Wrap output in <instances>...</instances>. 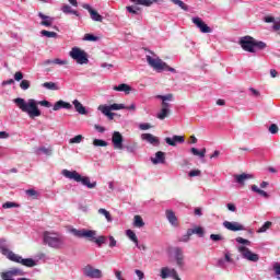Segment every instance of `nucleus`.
<instances>
[{
    "label": "nucleus",
    "instance_id": "13",
    "mask_svg": "<svg viewBox=\"0 0 280 280\" xmlns=\"http://www.w3.org/2000/svg\"><path fill=\"white\" fill-rule=\"evenodd\" d=\"M85 277H90V279H102V270L95 269L88 265L83 270Z\"/></svg>",
    "mask_w": 280,
    "mask_h": 280
},
{
    "label": "nucleus",
    "instance_id": "2",
    "mask_svg": "<svg viewBox=\"0 0 280 280\" xmlns=\"http://www.w3.org/2000/svg\"><path fill=\"white\" fill-rule=\"evenodd\" d=\"M71 233L74 235V237H84L85 240H89L90 242H94V244L98 245V248L102 247V244H106V236H98L96 238L97 232L95 230H78L72 229Z\"/></svg>",
    "mask_w": 280,
    "mask_h": 280
},
{
    "label": "nucleus",
    "instance_id": "56",
    "mask_svg": "<svg viewBox=\"0 0 280 280\" xmlns=\"http://www.w3.org/2000/svg\"><path fill=\"white\" fill-rule=\"evenodd\" d=\"M94 128H95V130H97V132H106V128H104V127H102V126H100V125H95L94 126Z\"/></svg>",
    "mask_w": 280,
    "mask_h": 280
},
{
    "label": "nucleus",
    "instance_id": "44",
    "mask_svg": "<svg viewBox=\"0 0 280 280\" xmlns=\"http://www.w3.org/2000/svg\"><path fill=\"white\" fill-rule=\"evenodd\" d=\"M30 86H31V83L28 80H22L20 83V89H22V91H27Z\"/></svg>",
    "mask_w": 280,
    "mask_h": 280
},
{
    "label": "nucleus",
    "instance_id": "40",
    "mask_svg": "<svg viewBox=\"0 0 280 280\" xmlns=\"http://www.w3.org/2000/svg\"><path fill=\"white\" fill-rule=\"evenodd\" d=\"M20 205L16 202H12V201H7L2 205V209H14V208H19Z\"/></svg>",
    "mask_w": 280,
    "mask_h": 280
},
{
    "label": "nucleus",
    "instance_id": "54",
    "mask_svg": "<svg viewBox=\"0 0 280 280\" xmlns=\"http://www.w3.org/2000/svg\"><path fill=\"white\" fill-rule=\"evenodd\" d=\"M117 246V241L114 236H109V248H115Z\"/></svg>",
    "mask_w": 280,
    "mask_h": 280
},
{
    "label": "nucleus",
    "instance_id": "36",
    "mask_svg": "<svg viewBox=\"0 0 280 280\" xmlns=\"http://www.w3.org/2000/svg\"><path fill=\"white\" fill-rule=\"evenodd\" d=\"M171 2L174 3L175 5H178L185 12L189 10V7L185 4V2H183L182 0H171Z\"/></svg>",
    "mask_w": 280,
    "mask_h": 280
},
{
    "label": "nucleus",
    "instance_id": "57",
    "mask_svg": "<svg viewBox=\"0 0 280 280\" xmlns=\"http://www.w3.org/2000/svg\"><path fill=\"white\" fill-rule=\"evenodd\" d=\"M150 128H152V126H150V124H141L140 125V130H150Z\"/></svg>",
    "mask_w": 280,
    "mask_h": 280
},
{
    "label": "nucleus",
    "instance_id": "18",
    "mask_svg": "<svg viewBox=\"0 0 280 280\" xmlns=\"http://www.w3.org/2000/svg\"><path fill=\"white\" fill-rule=\"evenodd\" d=\"M165 143L174 148L176 147V143H185V137L183 136H173V138L167 137L165 138Z\"/></svg>",
    "mask_w": 280,
    "mask_h": 280
},
{
    "label": "nucleus",
    "instance_id": "60",
    "mask_svg": "<svg viewBox=\"0 0 280 280\" xmlns=\"http://www.w3.org/2000/svg\"><path fill=\"white\" fill-rule=\"evenodd\" d=\"M115 276H116V279H118V280H126V279H124V277L121 276V271H119V270L115 271Z\"/></svg>",
    "mask_w": 280,
    "mask_h": 280
},
{
    "label": "nucleus",
    "instance_id": "53",
    "mask_svg": "<svg viewBox=\"0 0 280 280\" xmlns=\"http://www.w3.org/2000/svg\"><path fill=\"white\" fill-rule=\"evenodd\" d=\"M39 152H43L44 154H46L47 156H51V150L47 149L45 147L39 148Z\"/></svg>",
    "mask_w": 280,
    "mask_h": 280
},
{
    "label": "nucleus",
    "instance_id": "6",
    "mask_svg": "<svg viewBox=\"0 0 280 280\" xmlns=\"http://www.w3.org/2000/svg\"><path fill=\"white\" fill-rule=\"evenodd\" d=\"M44 243L50 248L60 249L65 246V236L55 232H44Z\"/></svg>",
    "mask_w": 280,
    "mask_h": 280
},
{
    "label": "nucleus",
    "instance_id": "42",
    "mask_svg": "<svg viewBox=\"0 0 280 280\" xmlns=\"http://www.w3.org/2000/svg\"><path fill=\"white\" fill-rule=\"evenodd\" d=\"M270 226H272V222H265L264 225L258 230V233H266V231L270 229Z\"/></svg>",
    "mask_w": 280,
    "mask_h": 280
},
{
    "label": "nucleus",
    "instance_id": "34",
    "mask_svg": "<svg viewBox=\"0 0 280 280\" xmlns=\"http://www.w3.org/2000/svg\"><path fill=\"white\" fill-rule=\"evenodd\" d=\"M61 11L63 12V14H74V16H79L78 11L72 10L71 5L69 4H65L63 7H61Z\"/></svg>",
    "mask_w": 280,
    "mask_h": 280
},
{
    "label": "nucleus",
    "instance_id": "17",
    "mask_svg": "<svg viewBox=\"0 0 280 280\" xmlns=\"http://www.w3.org/2000/svg\"><path fill=\"white\" fill-rule=\"evenodd\" d=\"M83 8H84L86 11H89L92 21H96V22H98V23H102L103 18H102V15H101L96 10H93V9L91 8V5H89V4L83 5Z\"/></svg>",
    "mask_w": 280,
    "mask_h": 280
},
{
    "label": "nucleus",
    "instance_id": "21",
    "mask_svg": "<svg viewBox=\"0 0 280 280\" xmlns=\"http://www.w3.org/2000/svg\"><path fill=\"white\" fill-rule=\"evenodd\" d=\"M39 19L43 21L40 22V25H44V27H51V24L54 23V18H50L48 15H45L43 13H38Z\"/></svg>",
    "mask_w": 280,
    "mask_h": 280
},
{
    "label": "nucleus",
    "instance_id": "58",
    "mask_svg": "<svg viewBox=\"0 0 280 280\" xmlns=\"http://www.w3.org/2000/svg\"><path fill=\"white\" fill-rule=\"evenodd\" d=\"M137 248H139V250H148V246H145V244H139V241H138V245H136Z\"/></svg>",
    "mask_w": 280,
    "mask_h": 280
},
{
    "label": "nucleus",
    "instance_id": "51",
    "mask_svg": "<svg viewBox=\"0 0 280 280\" xmlns=\"http://www.w3.org/2000/svg\"><path fill=\"white\" fill-rule=\"evenodd\" d=\"M14 80L16 82H21V80H23V72H21V71L15 72L14 73Z\"/></svg>",
    "mask_w": 280,
    "mask_h": 280
},
{
    "label": "nucleus",
    "instance_id": "12",
    "mask_svg": "<svg viewBox=\"0 0 280 280\" xmlns=\"http://www.w3.org/2000/svg\"><path fill=\"white\" fill-rule=\"evenodd\" d=\"M112 143L115 150H124V136L119 131H115L112 136Z\"/></svg>",
    "mask_w": 280,
    "mask_h": 280
},
{
    "label": "nucleus",
    "instance_id": "3",
    "mask_svg": "<svg viewBox=\"0 0 280 280\" xmlns=\"http://www.w3.org/2000/svg\"><path fill=\"white\" fill-rule=\"evenodd\" d=\"M0 253L8 257L10 261H14L15 264H21L26 268H34L36 266V260L32 258H23L19 254H14V252L10 250L7 246H0Z\"/></svg>",
    "mask_w": 280,
    "mask_h": 280
},
{
    "label": "nucleus",
    "instance_id": "31",
    "mask_svg": "<svg viewBox=\"0 0 280 280\" xmlns=\"http://www.w3.org/2000/svg\"><path fill=\"white\" fill-rule=\"evenodd\" d=\"M126 236L130 240V242H133L136 245H138L139 237H137V234L132 230L126 231Z\"/></svg>",
    "mask_w": 280,
    "mask_h": 280
},
{
    "label": "nucleus",
    "instance_id": "35",
    "mask_svg": "<svg viewBox=\"0 0 280 280\" xmlns=\"http://www.w3.org/2000/svg\"><path fill=\"white\" fill-rule=\"evenodd\" d=\"M98 213L101 215H104L107 220V222H113V217L110 215V212L104 208H100L98 209Z\"/></svg>",
    "mask_w": 280,
    "mask_h": 280
},
{
    "label": "nucleus",
    "instance_id": "5",
    "mask_svg": "<svg viewBox=\"0 0 280 280\" xmlns=\"http://www.w3.org/2000/svg\"><path fill=\"white\" fill-rule=\"evenodd\" d=\"M61 174L62 176H65V178H69L70 180H74L75 183H81L88 189H95L97 187V182L91 183V178L83 177L77 171L62 170Z\"/></svg>",
    "mask_w": 280,
    "mask_h": 280
},
{
    "label": "nucleus",
    "instance_id": "46",
    "mask_svg": "<svg viewBox=\"0 0 280 280\" xmlns=\"http://www.w3.org/2000/svg\"><path fill=\"white\" fill-rule=\"evenodd\" d=\"M269 132L270 135H277V132H279V126H277V124H271L269 126Z\"/></svg>",
    "mask_w": 280,
    "mask_h": 280
},
{
    "label": "nucleus",
    "instance_id": "14",
    "mask_svg": "<svg viewBox=\"0 0 280 280\" xmlns=\"http://www.w3.org/2000/svg\"><path fill=\"white\" fill-rule=\"evenodd\" d=\"M192 23L200 30L201 34H211L212 30L200 18H194Z\"/></svg>",
    "mask_w": 280,
    "mask_h": 280
},
{
    "label": "nucleus",
    "instance_id": "32",
    "mask_svg": "<svg viewBox=\"0 0 280 280\" xmlns=\"http://www.w3.org/2000/svg\"><path fill=\"white\" fill-rule=\"evenodd\" d=\"M252 191H254L255 194H258V196H262V198H269L270 197L268 195V192H266V190H261L259 187H257V185L252 186Z\"/></svg>",
    "mask_w": 280,
    "mask_h": 280
},
{
    "label": "nucleus",
    "instance_id": "48",
    "mask_svg": "<svg viewBox=\"0 0 280 280\" xmlns=\"http://www.w3.org/2000/svg\"><path fill=\"white\" fill-rule=\"evenodd\" d=\"M26 195L30 196L31 198H38V191L34 189H27Z\"/></svg>",
    "mask_w": 280,
    "mask_h": 280
},
{
    "label": "nucleus",
    "instance_id": "47",
    "mask_svg": "<svg viewBox=\"0 0 280 280\" xmlns=\"http://www.w3.org/2000/svg\"><path fill=\"white\" fill-rule=\"evenodd\" d=\"M210 240H212V242H222V240H224V237H222V235H220V234H211Z\"/></svg>",
    "mask_w": 280,
    "mask_h": 280
},
{
    "label": "nucleus",
    "instance_id": "25",
    "mask_svg": "<svg viewBox=\"0 0 280 280\" xmlns=\"http://www.w3.org/2000/svg\"><path fill=\"white\" fill-rule=\"evenodd\" d=\"M142 139L152 145H159V138L154 137L152 133H143Z\"/></svg>",
    "mask_w": 280,
    "mask_h": 280
},
{
    "label": "nucleus",
    "instance_id": "10",
    "mask_svg": "<svg viewBox=\"0 0 280 280\" xmlns=\"http://www.w3.org/2000/svg\"><path fill=\"white\" fill-rule=\"evenodd\" d=\"M238 252L243 255L244 259H247V261H259V255L252 253L246 246L238 247Z\"/></svg>",
    "mask_w": 280,
    "mask_h": 280
},
{
    "label": "nucleus",
    "instance_id": "16",
    "mask_svg": "<svg viewBox=\"0 0 280 280\" xmlns=\"http://www.w3.org/2000/svg\"><path fill=\"white\" fill-rule=\"evenodd\" d=\"M223 226L224 229H228V231H244V226L240 222L224 221Z\"/></svg>",
    "mask_w": 280,
    "mask_h": 280
},
{
    "label": "nucleus",
    "instance_id": "41",
    "mask_svg": "<svg viewBox=\"0 0 280 280\" xmlns=\"http://www.w3.org/2000/svg\"><path fill=\"white\" fill-rule=\"evenodd\" d=\"M98 110H101V113H103V115L105 116L109 115V113L112 112L110 106L108 105H100Z\"/></svg>",
    "mask_w": 280,
    "mask_h": 280
},
{
    "label": "nucleus",
    "instance_id": "43",
    "mask_svg": "<svg viewBox=\"0 0 280 280\" xmlns=\"http://www.w3.org/2000/svg\"><path fill=\"white\" fill-rule=\"evenodd\" d=\"M109 108L112 110H124V108H126V105L114 103V104L109 105Z\"/></svg>",
    "mask_w": 280,
    "mask_h": 280
},
{
    "label": "nucleus",
    "instance_id": "45",
    "mask_svg": "<svg viewBox=\"0 0 280 280\" xmlns=\"http://www.w3.org/2000/svg\"><path fill=\"white\" fill-rule=\"evenodd\" d=\"M52 65L65 66V65H69V61L67 59L56 58L52 60Z\"/></svg>",
    "mask_w": 280,
    "mask_h": 280
},
{
    "label": "nucleus",
    "instance_id": "33",
    "mask_svg": "<svg viewBox=\"0 0 280 280\" xmlns=\"http://www.w3.org/2000/svg\"><path fill=\"white\" fill-rule=\"evenodd\" d=\"M190 152L191 154H194V156H199L200 159H205V154H207V149L203 148L201 151H198V149L191 148Z\"/></svg>",
    "mask_w": 280,
    "mask_h": 280
},
{
    "label": "nucleus",
    "instance_id": "26",
    "mask_svg": "<svg viewBox=\"0 0 280 280\" xmlns=\"http://www.w3.org/2000/svg\"><path fill=\"white\" fill-rule=\"evenodd\" d=\"M77 113H79V115H86V107H84V105H82V103H80V101L74 100L72 102Z\"/></svg>",
    "mask_w": 280,
    "mask_h": 280
},
{
    "label": "nucleus",
    "instance_id": "59",
    "mask_svg": "<svg viewBox=\"0 0 280 280\" xmlns=\"http://www.w3.org/2000/svg\"><path fill=\"white\" fill-rule=\"evenodd\" d=\"M8 84H14V80L13 79H9L7 81H2V86H8Z\"/></svg>",
    "mask_w": 280,
    "mask_h": 280
},
{
    "label": "nucleus",
    "instance_id": "27",
    "mask_svg": "<svg viewBox=\"0 0 280 280\" xmlns=\"http://www.w3.org/2000/svg\"><path fill=\"white\" fill-rule=\"evenodd\" d=\"M131 3H136L137 5H144L145 8H150L153 3H158L159 0H130Z\"/></svg>",
    "mask_w": 280,
    "mask_h": 280
},
{
    "label": "nucleus",
    "instance_id": "64",
    "mask_svg": "<svg viewBox=\"0 0 280 280\" xmlns=\"http://www.w3.org/2000/svg\"><path fill=\"white\" fill-rule=\"evenodd\" d=\"M273 30H275V32H279V30H280V22H275L273 23Z\"/></svg>",
    "mask_w": 280,
    "mask_h": 280
},
{
    "label": "nucleus",
    "instance_id": "8",
    "mask_svg": "<svg viewBox=\"0 0 280 280\" xmlns=\"http://www.w3.org/2000/svg\"><path fill=\"white\" fill-rule=\"evenodd\" d=\"M147 62L152 67V69H154V71H158V73H161V71H171V73H176V69L170 67L166 62L159 58H152L150 55H147Z\"/></svg>",
    "mask_w": 280,
    "mask_h": 280
},
{
    "label": "nucleus",
    "instance_id": "4",
    "mask_svg": "<svg viewBox=\"0 0 280 280\" xmlns=\"http://www.w3.org/2000/svg\"><path fill=\"white\" fill-rule=\"evenodd\" d=\"M240 45L244 51H248L249 54H255L257 49L262 50L267 47L266 43L259 42L252 36L241 37Z\"/></svg>",
    "mask_w": 280,
    "mask_h": 280
},
{
    "label": "nucleus",
    "instance_id": "11",
    "mask_svg": "<svg viewBox=\"0 0 280 280\" xmlns=\"http://www.w3.org/2000/svg\"><path fill=\"white\" fill-rule=\"evenodd\" d=\"M12 277H23V270L13 267L10 270H7L1 273V279L2 280H14Z\"/></svg>",
    "mask_w": 280,
    "mask_h": 280
},
{
    "label": "nucleus",
    "instance_id": "52",
    "mask_svg": "<svg viewBox=\"0 0 280 280\" xmlns=\"http://www.w3.org/2000/svg\"><path fill=\"white\" fill-rule=\"evenodd\" d=\"M236 242H237L238 244H246L247 246L250 245V241H248V240H246V238H242V237H237V238H236Z\"/></svg>",
    "mask_w": 280,
    "mask_h": 280
},
{
    "label": "nucleus",
    "instance_id": "29",
    "mask_svg": "<svg viewBox=\"0 0 280 280\" xmlns=\"http://www.w3.org/2000/svg\"><path fill=\"white\" fill-rule=\"evenodd\" d=\"M188 235H199V237H202L205 235V230L201 226L189 229Z\"/></svg>",
    "mask_w": 280,
    "mask_h": 280
},
{
    "label": "nucleus",
    "instance_id": "22",
    "mask_svg": "<svg viewBox=\"0 0 280 280\" xmlns=\"http://www.w3.org/2000/svg\"><path fill=\"white\" fill-rule=\"evenodd\" d=\"M234 178H235L236 183H238V185H244V183H246V180H250V178H253V175L242 173L240 175H234Z\"/></svg>",
    "mask_w": 280,
    "mask_h": 280
},
{
    "label": "nucleus",
    "instance_id": "37",
    "mask_svg": "<svg viewBox=\"0 0 280 280\" xmlns=\"http://www.w3.org/2000/svg\"><path fill=\"white\" fill-rule=\"evenodd\" d=\"M40 34H42V36H46V38H58V33H56V32L43 30L40 32Z\"/></svg>",
    "mask_w": 280,
    "mask_h": 280
},
{
    "label": "nucleus",
    "instance_id": "55",
    "mask_svg": "<svg viewBox=\"0 0 280 280\" xmlns=\"http://www.w3.org/2000/svg\"><path fill=\"white\" fill-rule=\"evenodd\" d=\"M136 275H137V277H138V279H143V277H145V275L143 273V271H141V270H139V269H136Z\"/></svg>",
    "mask_w": 280,
    "mask_h": 280
},
{
    "label": "nucleus",
    "instance_id": "30",
    "mask_svg": "<svg viewBox=\"0 0 280 280\" xmlns=\"http://www.w3.org/2000/svg\"><path fill=\"white\" fill-rule=\"evenodd\" d=\"M42 86H44V89H47L48 91H60L58 83L54 82H45L42 84Z\"/></svg>",
    "mask_w": 280,
    "mask_h": 280
},
{
    "label": "nucleus",
    "instance_id": "7",
    "mask_svg": "<svg viewBox=\"0 0 280 280\" xmlns=\"http://www.w3.org/2000/svg\"><path fill=\"white\" fill-rule=\"evenodd\" d=\"M158 100L162 101V107L160 113H158L156 117L158 119H161V121H163V119L170 117V108L172 105L168 102H172L174 100V94L158 95Z\"/></svg>",
    "mask_w": 280,
    "mask_h": 280
},
{
    "label": "nucleus",
    "instance_id": "61",
    "mask_svg": "<svg viewBox=\"0 0 280 280\" xmlns=\"http://www.w3.org/2000/svg\"><path fill=\"white\" fill-rule=\"evenodd\" d=\"M228 209L229 211H233V212L237 211V208L233 203H228Z\"/></svg>",
    "mask_w": 280,
    "mask_h": 280
},
{
    "label": "nucleus",
    "instance_id": "9",
    "mask_svg": "<svg viewBox=\"0 0 280 280\" xmlns=\"http://www.w3.org/2000/svg\"><path fill=\"white\" fill-rule=\"evenodd\" d=\"M70 58L75 60L78 65H89V55L81 48L73 47L69 52Z\"/></svg>",
    "mask_w": 280,
    "mask_h": 280
},
{
    "label": "nucleus",
    "instance_id": "39",
    "mask_svg": "<svg viewBox=\"0 0 280 280\" xmlns=\"http://www.w3.org/2000/svg\"><path fill=\"white\" fill-rule=\"evenodd\" d=\"M83 40H88L90 43H95V42L100 40V37L88 33L84 35Z\"/></svg>",
    "mask_w": 280,
    "mask_h": 280
},
{
    "label": "nucleus",
    "instance_id": "15",
    "mask_svg": "<svg viewBox=\"0 0 280 280\" xmlns=\"http://www.w3.org/2000/svg\"><path fill=\"white\" fill-rule=\"evenodd\" d=\"M174 254L176 265L178 266V268H180V270H183V268H185V254H183V248L175 247Z\"/></svg>",
    "mask_w": 280,
    "mask_h": 280
},
{
    "label": "nucleus",
    "instance_id": "38",
    "mask_svg": "<svg viewBox=\"0 0 280 280\" xmlns=\"http://www.w3.org/2000/svg\"><path fill=\"white\" fill-rule=\"evenodd\" d=\"M93 145H95V148H106V145H108V142L102 139H94Z\"/></svg>",
    "mask_w": 280,
    "mask_h": 280
},
{
    "label": "nucleus",
    "instance_id": "19",
    "mask_svg": "<svg viewBox=\"0 0 280 280\" xmlns=\"http://www.w3.org/2000/svg\"><path fill=\"white\" fill-rule=\"evenodd\" d=\"M165 215L172 226H178V218H176V213L173 210H166Z\"/></svg>",
    "mask_w": 280,
    "mask_h": 280
},
{
    "label": "nucleus",
    "instance_id": "63",
    "mask_svg": "<svg viewBox=\"0 0 280 280\" xmlns=\"http://www.w3.org/2000/svg\"><path fill=\"white\" fill-rule=\"evenodd\" d=\"M276 275H280V265L279 262H276V265L273 266Z\"/></svg>",
    "mask_w": 280,
    "mask_h": 280
},
{
    "label": "nucleus",
    "instance_id": "50",
    "mask_svg": "<svg viewBox=\"0 0 280 280\" xmlns=\"http://www.w3.org/2000/svg\"><path fill=\"white\" fill-rule=\"evenodd\" d=\"M82 142V135H78L74 138L70 139V143H81Z\"/></svg>",
    "mask_w": 280,
    "mask_h": 280
},
{
    "label": "nucleus",
    "instance_id": "28",
    "mask_svg": "<svg viewBox=\"0 0 280 280\" xmlns=\"http://www.w3.org/2000/svg\"><path fill=\"white\" fill-rule=\"evenodd\" d=\"M133 226L136 229H143V226H145V222H143V218H141V215L137 214L133 217Z\"/></svg>",
    "mask_w": 280,
    "mask_h": 280
},
{
    "label": "nucleus",
    "instance_id": "20",
    "mask_svg": "<svg viewBox=\"0 0 280 280\" xmlns=\"http://www.w3.org/2000/svg\"><path fill=\"white\" fill-rule=\"evenodd\" d=\"M153 165H159V163H165V152L158 151L155 158H151Z\"/></svg>",
    "mask_w": 280,
    "mask_h": 280
},
{
    "label": "nucleus",
    "instance_id": "1",
    "mask_svg": "<svg viewBox=\"0 0 280 280\" xmlns=\"http://www.w3.org/2000/svg\"><path fill=\"white\" fill-rule=\"evenodd\" d=\"M14 104L22 110V113H26L30 119H36V117H40L42 113L38 108L39 106H45V108H51V103L49 101H39L38 103L36 100L30 98L28 102H25L24 98H15Z\"/></svg>",
    "mask_w": 280,
    "mask_h": 280
},
{
    "label": "nucleus",
    "instance_id": "62",
    "mask_svg": "<svg viewBox=\"0 0 280 280\" xmlns=\"http://www.w3.org/2000/svg\"><path fill=\"white\" fill-rule=\"evenodd\" d=\"M8 137H10V133L5 131H0V139H8Z\"/></svg>",
    "mask_w": 280,
    "mask_h": 280
},
{
    "label": "nucleus",
    "instance_id": "23",
    "mask_svg": "<svg viewBox=\"0 0 280 280\" xmlns=\"http://www.w3.org/2000/svg\"><path fill=\"white\" fill-rule=\"evenodd\" d=\"M114 91H118L119 93H126L127 95L130 94V91H132V88L126 83H121L119 85H115L113 88Z\"/></svg>",
    "mask_w": 280,
    "mask_h": 280
},
{
    "label": "nucleus",
    "instance_id": "49",
    "mask_svg": "<svg viewBox=\"0 0 280 280\" xmlns=\"http://www.w3.org/2000/svg\"><path fill=\"white\" fill-rule=\"evenodd\" d=\"M200 174H202V172L200 170H192L188 173V176L190 178H194L195 176H200Z\"/></svg>",
    "mask_w": 280,
    "mask_h": 280
},
{
    "label": "nucleus",
    "instance_id": "24",
    "mask_svg": "<svg viewBox=\"0 0 280 280\" xmlns=\"http://www.w3.org/2000/svg\"><path fill=\"white\" fill-rule=\"evenodd\" d=\"M60 108H66L67 110L73 108V106L71 105V103H67L65 101H58L57 103H55L52 110H60Z\"/></svg>",
    "mask_w": 280,
    "mask_h": 280
}]
</instances>
